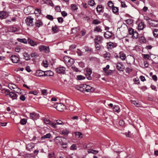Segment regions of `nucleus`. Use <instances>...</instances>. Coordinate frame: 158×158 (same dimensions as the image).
<instances>
[{
  "label": "nucleus",
  "mask_w": 158,
  "mask_h": 158,
  "mask_svg": "<svg viewBox=\"0 0 158 158\" xmlns=\"http://www.w3.org/2000/svg\"><path fill=\"white\" fill-rule=\"evenodd\" d=\"M70 149L72 150H76L77 149L76 146L75 144H73L70 147Z\"/></svg>",
  "instance_id": "63"
},
{
  "label": "nucleus",
  "mask_w": 158,
  "mask_h": 158,
  "mask_svg": "<svg viewBox=\"0 0 158 158\" xmlns=\"http://www.w3.org/2000/svg\"><path fill=\"white\" fill-rule=\"evenodd\" d=\"M27 122V119L25 118L22 119L20 121V123L22 125H24L26 124Z\"/></svg>",
  "instance_id": "49"
},
{
  "label": "nucleus",
  "mask_w": 158,
  "mask_h": 158,
  "mask_svg": "<svg viewBox=\"0 0 158 158\" xmlns=\"http://www.w3.org/2000/svg\"><path fill=\"white\" fill-rule=\"evenodd\" d=\"M23 56L26 60H30V56L27 53H24L23 54Z\"/></svg>",
  "instance_id": "39"
},
{
  "label": "nucleus",
  "mask_w": 158,
  "mask_h": 158,
  "mask_svg": "<svg viewBox=\"0 0 158 158\" xmlns=\"http://www.w3.org/2000/svg\"><path fill=\"white\" fill-rule=\"evenodd\" d=\"M113 111L117 113L119 112L120 111L119 107L117 106H115L113 108Z\"/></svg>",
  "instance_id": "37"
},
{
  "label": "nucleus",
  "mask_w": 158,
  "mask_h": 158,
  "mask_svg": "<svg viewBox=\"0 0 158 158\" xmlns=\"http://www.w3.org/2000/svg\"><path fill=\"white\" fill-rule=\"evenodd\" d=\"M33 10V8L32 7L29 6L24 9V12L27 15H29L31 13Z\"/></svg>",
  "instance_id": "9"
},
{
  "label": "nucleus",
  "mask_w": 158,
  "mask_h": 158,
  "mask_svg": "<svg viewBox=\"0 0 158 158\" xmlns=\"http://www.w3.org/2000/svg\"><path fill=\"white\" fill-rule=\"evenodd\" d=\"M101 28L102 27L101 26H97L94 28V31H96L98 32H101L102 31V30L101 29Z\"/></svg>",
  "instance_id": "25"
},
{
  "label": "nucleus",
  "mask_w": 158,
  "mask_h": 158,
  "mask_svg": "<svg viewBox=\"0 0 158 158\" xmlns=\"http://www.w3.org/2000/svg\"><path fill=\"white\" fill-rule=\"evenodd\" d=\"M99 43H95V46L97 50H99L101 49V47L99 45Z\"/></svg>",
  "instance_id": "55"
},
{
  "label": "nucleus",
  "mask_w": 158,
  "mask_h": 158,
  "mask_svg": "<svg viewBox=\"0 0 158 158\" xmlns=\"http://www.w3.org/2000/svg\"><path fill=\"white\" fill-rule=\"evenodd\" d=\"M71 10L73 11H74L76 10H77L78 9L77 6L74 4H72L71 5Z\"/></svg>",
  "instance_id": "33"
},
{
  "label": "nucleus",
  "mask_w": 158,
  "mask_h": 158,
  "mask_svg": "<svg viewBox=\"0 0 158 158\" xmlns=\"http://www.w3.org/2000/svg\"><path fill=\"white\" fill-rule=\"evenodd\" d=\"M103 56L107 60H109L110 57V54L109 52H106V53L104 54Z\"/></svg>",
  "instance_id": "35"
},
{
  "label": "nucleus",
  "mask_w": 158,
  "mask_h": 158,
  "mask_svg": "<svg viewBox=\"0 0 158 158\" xmlns=\"http://www.w3.org/2000/svg\"><path fill=\"white\" fill-rule=\"evenodd\" d=\"M145 25L143 22L140 23L138 26V29L139 30H142L143 29Z\"/></svg>",
  "instance_id": "27"
},
{
  "label": "nucleus",
  "mask_w": 158,
  "mask_h": 158,
  "mask_svg": "<svg viewBox=\"0 0 158 158\" xmlns=\"http://www.w3.org/2000/svg\"><path fill=\"white\" fill-rule=\"evenodd\" d=\"M49 124L52 126L53 128H55L57 127L56 124L55 123H53L52 122H50Z\"/></svg>",
  "instance_id": "52"
},
{
  "label": "nucleus",
  "mask_w": 158,
  "mask_h": 158,
  "mask_svg": "<svg viewBox=\"0 0 158 158\" xmlns=\"http://www.w3.org/2000/svg\"><path fill=\"white\" fill-rule=\"evenodd\" d=\"M85 86V84L81 85L77 89L80 90L81 91L84 92L85 91V87H84Z\"/></svg>",
  "instance_id": "29"
},
{
  "label": "nucleus",
  "mask_w": 158,
  "mask_h": 158,
  "mask_svg": "<svg viewBox=\"0 0 158 158\" xmlns=\"http://www.w3.org/2000/svg\"><path fill=\"white\" fill-rule=\"evenodd\" d=\"M2 93H4L6 95H10V92L9 89H3L2 90Z\"/></svg>",
  "instance_id": "36"
},
{
  "label": "nucleus",
  "mask_w": 158,
  "mask_h": 158,
  "mask_svg": "<svg viewBox=\"0 0 158 158\" xmlns=\"http://www.w3.org/2000/svg\"><path fill=\"white\" fill-rule=\"evenodd\" d=\"M76 136L78 138H82V134L80 132H76L75 133Z\"/></svg>",
  "instance_id": "32"
},
{
  "label": "nucleus",
  "mask_w": 158,
  "mask_h": 158,
  "mask_svg": "<svg viewBox=\"0 0 158 158\" xmlns=\"http://www.w3.org/2000/svg\"><path fill=\"white\" fill-rule=\"evenodd\" d=\"M126 23L129 25H130L133 22V20L132 19H129L126 20Z\"/></svg>",
  "instance_id": "50"
},
{
  "label": "nucleus",
  "mask_w": 158,
  "mask_h": 158,
  "mask_svg": "<svg viewBox=\"0 0 158 158\" xmlns=\"http://www.w3.org/2000/svg\"><path fill=\"white\" fill-rule=\"evenodd\" d=\"M35 26L36 27H40L43 26V23L42 21L40 19L37 20L35 22Z\"/></svg>",
  "instance_id": "17"
},
{
  "label": "nucleus",
  "mask_w": 158,
  "mask_h": 158,
  "mask_svg": "<svg viewBox=\"0 0 158 158\" xmlns=\"http://www.w3.org/2000/svg\"><path fill=\"white\" fill-rule=\"evenodd\" d=\"M119 58L123 60H124L126 58V55L122 52H119Z\"/></svg>",
  "instance_id": "24"
},
{
  "label": "nucleus",
  "mask_w": 158,
  "mask_h": 158,
  "mask_svg": "<svg viewBox=\"0 0 158 158\" xmlns=\"http://www.w3.org/2000/svg\"><path fill=\"white\" fill-rule=\"evenodd\" d=\"M6 13L4 11H2L0 12V18L2 19H4L6 18Z\"/></svg>",
  "instance_id": "23"
},
{
  "label": "nucleus",
  "mask_w": 158,
  "mask_h": 158,
  "mask_svg": "<svg viewBox=\"0 0 158 158\" xmlns=\"http://www.w3.org/2000/svg\"><path fill=\"white\" fill-rule=\"evenodd\" d=\"M76 77L77 79L79 80H83L85 78V77L84 76L81 75H77Z\"/></svg>",
  "instance_id": "43"
},
{
  "label": "nucleus",
  "mask_w": 158,
  "mask_h": 158,
  "mask_svg": "<svg viewBox=\"0 0 158 158\" xmlns=\"http://www.w3.org/2000/svg\"><path fill=\"white\" fill-rule=\"evenodd\" d=\"M30 115L31 118L33 120H35L39 117V114L35 112L31 113Z\"/></svg>",
  "instance_id": "14"
},
{
  "label": "nucleus",
  "mask_w": 158,
  "mask_h": 158,
  "mask_svg": "<svg viewBox=\"0 0 158 158\" xmlns=\"http://www.w3.org/2000/svg\"><path fill=\"white\" fill-rule=\"evenodd\" d=\"M45 72L41 70H38L35 73V75L37 77L45 76Z\"/></svg>",
  "instance_id": "16"
},
{
  "label": "nucleus",
  "mask_w": 158,
  "mask_h": 158,
  "mask_svg": "<svg viewBox=\"0 0 158 158\" xmlns=\"http://www.w3.org/2000/svg\"><path fill=\"white\" fill-rule=\"evenodd\" d=\"M34 13L36 16H39L41 13V10L38 8L36 9Z\"/></svg>",
  "instance_id": "31"
},
{
  "label": "nucleus",
  "mask_w": 158,
  "mask_h": 158,
  "mask_svg": "<svg viewBox=\"0 0 158 158\" xmlns=\"http://www.w3.org/2000/svg\"><path fill=\"white\" fill-rule=\"evenodd\" d=\"M54 107L60 111H62L66 108L65 106L61 103H57L54 105Z\"/></svg>",
  "instance_id": "4"
},
{
  "label": "nucleus",
  "mask_w": 158,
  "mask_h": 158,
  "mask_svg": "<svg viewBox=\"0 0 158 158\" xmlns=\"http://www.w3.org/2000/svg\"><path fill=\"white\" fill-rule=\"evenodd\" d=\"M28 42L31 46H36L37 44L36 42L34 41L30 38H28Z\"/></svg>",
  "instance_id": "22"
},
{
  "label": "nucleus",
  "mask_w": 158,
  "mask_h": 158,
  "mask_svg": "<svg viewBox=\"0 0 158 158\" xmlns=\"http://www.w3.org/2000/svg\"><path fill=\"white\" fill-rule=\"evenodd\" d=\"M103 40L102 36L100 35L96 36L94 39V43H101Z\"/></svg>",
  "instance_id": "11"
},
{
  "label": "nucleus",
  "mask_w": 158,
  "mask_h": 158,
  "mask_svg": "<svg viewBox=\"0 0 158 158\" xmlns=\"http://www.w3.org/2000/svg\"><path fill=\"white\" fill-rule=\"evenodd\" d=\"M112 33L108 31L105 32L104 34V37L106 39L110 38L112 36Z\"/></svg>",
  "instance_id": "20"
},
{
  "label": "nucleus",
  "mask_w": 158,
  "mask_h": 158,
  "mask_svg": "<svg viewBox=\"0 0 158 158\" xmlns=\"http://www.w3.org/2000/svg\"><path fill=\"white\" fill-rule=\"evenodd\" d=\"M34 19L31 16H29L27 17L25 19V22L29 26H32L34 25L33 20Z\"/></svg>",
  "instance_id": "5"
},
{
  "label": "nucleus",
  "mask_w": 158,
  "mask_h": 158,
  "mask_svg": "<svg viewBox=\"0 0 158 158\" xmlns=\"http://www.w3.org/2000/svg\"><path fill=\"white\" fill-rule=\"evenodd\" d=\"M144 19L149 24L150 21H151L152 19L148 16L144 17Z\"/></svg>",
  "instance_id": "53"
},
{
  "label": "nucleus",
  "mask_w": 158,
  "mask_h": 158,
  "mask_svg": "<svg viewBox=\"0 0 158 158\" xmlns=\"http://www.w3.org/2000/svg\"><path fill=\"white\" fill-rule=\"evenodd\" d=\"M84 87H85V91L87 92H92L94 90V88L86 84H85V86Z\"/></svg>",
  "instance_id": "15"
},
{
  "label": "nucleus",
  "mask_w": 158,
  "mask_h": 158,
  "mask_svg": "<svg viewBox=\"0 0 158 158\" xmlns=\"http://www.w3.org/2000/svg\"><path fill=\"white\" fill-rule=\"evenodd\" d=\"M143 57L145 59L148 60L150 57V56L148 54H143Z\"/></svg>",
  "instance_id": "59"
},
{
  "label": "nucleus",
  "mask_w": 158,
  "mask_h": 158,
  "mask_svg": "<svg viewBox=\"0 0 158 158\" xmlns=\"http://www.w3.org/2000/svg\"><path fill=\"white\" fill-rule=\"evenodd\" d=\"M51 136V134L50 133H48L42 136L41 138V140H43L46 139H49Z\"/></svg>",
  "instance_id": "28"
},
{
  "label": "nucleus",
  "mask_w": 158,
  "mask_h": 158,
  "mask_svg": "<svg viewBox=\"0 0 158 158\" xmlns=\"http://www.w3.org/2000/svg\"><path fill=\"white\" fill-rule=\"evenodd\" d=\"M64 61L68 67L71 66L74 62V60L69 57L65 56L64 57Z\"/></svg>",
  "instance_id": "1"
},
{
  "label": "nucleus",
  "mask_w": 158,
  "mask_h": 158,
  "mask_svg": "<svg viewBox=\"0 0 158 158\" xmlns=\"http://www.w3.org/2000/svg\"><path fill=\"white\" fill-rule=\"evenodd\" d=\"M101 22L98 19H95L92 22V23L95 25H98L100 24Z\"/></svg>",
  "instance_id": "42"
},
{
  "label": "nucleus",
  "mask_w": 158,
  "mask_h": 158,
  "mask_svg": "<svg viewBox=\"0 0 158 158\" xmlns=\"http://www.w3.org/2000/svg\"><path fill=\"white\" fill-rule=\"evenodd\" d=\"M9 96L13 100L16 99L18 97V95L13 92H10Z\"/></svg>",
  "instance_id": "19"
},
{
  "label": "nucleus",
  "mask_w": 158,
  "mask_h": 158,
  "mask_svg": "<svg viewBox=\"0 0 158 158\" xmlns=\"http://www.w3.org/2000/svg\"><path fill=\"white\" fill-rule=\"evenodd\" d=\"M85 49L86 52H90L92 51V49L88 47H85Z\"/></svg>",
  "instance_id": "64"
},
{
  "label": "nucleus",
  "mask_w": 158,
  "mask_h": 158,
  "mask_svg": "<svg viewBox=\"0 0 158 158\" xmlns=\"http://www.w3.org/2000/svg\"><path fill=\"white\" fill-rule=\"evenodd\" d=\"M17 40L18 41L23 43L24 44H27V41L25 39H20V38H18Z\"/></svg>",
  "instance_id": "41"
},
{
  "label": "nucleus",
  "mask_w": 158,
  "mask_h": 158,
  "mask_svg": "<svg viewBox=\"0 0 158 158\" xmlns=\"http://www.w3.org/2000/svg\"><path fill=\"white\" fill-rule=\"evenodd\" d=\"M53 72L51 71H46L45 72V76H52L53 75Z\"/></svg>",
  "instance_id": "30"
},
{
  "label": "nucleus",
  "mask_w": 158,
  "mask_h": 158,
  "mask_svg": "<svg viewBox=\"0 0 158 158\" xmlns=\"http://www.w3.org/2000/svg\"><path fill=\"white\" fill-rule=\"evenodd\" d=\"M88 4L90 6H93L95 4V3L94 0H92L89 1Z\"/></svg>",
  "instance_id": "48"
},
{
  "label": "nucleus",
  "mask_w": 158,
  "mask_h": 158,
  "mask_svg": "<svg viewBox=\"0 0 158 158\" xmlns=\"http://www.w3.org/2000/svg\"><path fill=\"white\" fill-rule=\"evenodd\" d=\"M46 18L50 20H53V16L50 15H48L46 16Z\"/></svg>",
  "instance_id": "60"
},
{
  "label": "nucleus",
  "mask_w": 158,
  "mask_h": 158,
  "mask_svg": "<svg viewBox=\"0 0 158 158\" xmlns=\"http://www.w3.org/2000/svg\"><path fill=\"white\" fill-rule=\"evenodd\" d=\"M97 12L98 13H100L102 12V6L101 5H98L96 7Z\"/></svg>",
  "instance_id": "38"
},
{
  "label": "nucleus",
  "mask_w": 158,
  "mask_h": 158,
  "mask_svg": "<svg viewBox=\"0 0 158 158\" xmlns=\"http://www.w3.org/2000/svg\"><path fill=\"white\" fill-rule=\"evenodd\" d=\"M149 24L152 27H158V20L152 19Z\"/></svg>",
  "instance_id": "12"
},
{
  "label": "nucleus",
  "mask_w": 158,
  "mask_h": 158,
  "mask_svg": "<svg viewBox=\"0 0 158 158\" xmlns=\"http://www.w3.org/2000/svg\"><path fill=\"white\" fill-rule=\"evenodd\" d=\"M9 88L11 90L13 89H15L14 91L17 93H19V91L20 90L17 87V86L15 84H9L8 85Z\"/></svg>",
  "instance_id": "7"
},
{
  "label": "nucleus",
  "mask_w": 158,
  "mask_h": 158,
  "mask_svg": "<svg viewBox=\"0 0 158 158\" xmlns=\"http://www.w3.org/2000/svg\"><path fill=\"white\" fill-rule=\"evenodd\" d=\"M117 69L120 71H123L124 69V66L120 63H118L116 65Z\"/></svg>",
  "instance_id": "13"
},
{
  "label": "nucleus",
  "mask_w": 158,
  "mask_h": 158,
  "mask_svg": "<svg viewBox=\"0 0 158 158\" xmlns=\"http://www.w3.org/2000/svg\"><path fill=\"white\" fill-rule=\"evenodd\" d=\"M113 12L114 13H117L118 12V7L114 6L112 8Z\"/></svg>",
  "instance_id": "44"
},
{
  "label": "nucleus",
  "mask_w": 158,
  "mask_h": 158,
  "mask_svg": "<svg viewBox=\"0 0 158 158\" xmlns=\"http://www.w3.org/2000/svg\"><path fill=\"white\" fill-rule=\"evenodd\" d=\"M44 123L46 124H49L51 122L49 119L45 118L44 119Z\"/></svg>",
  "instance_id": "62"
},
{
  "label": "nucleus",
  "mask_w": 158,
  "mask_h": 158,
  "mask_svg": "<svg viewBox=\"0 0 158 158\" xmlns=\"http://www.w3.org/2000/svg\"><path fill=\"white\" fill-rule=\"evenodd\" d=\"M87 152L89 153H91L94 154H96L98 152V151L91 149H88Z\"/></svg>",
  "instance_id": "26"
},
{
  "label": "nucleus",
  "mask_w": 158,
  "mask_h": 158,
  "mask_svg": "<svg viewBox=\"0 0 158 158\" xmlns=\"http://www.w3.org/2000/svg\"><path fill=\"white\" fill-rule=\"evenodd\" d=\"M73 71L76 72L78 71V69L75 66H73L71 67Z\"/></svg>",
  "instance_id": "58"
},
{
  "label": "nucleus",
  "mask_w": 158,
  "mask_h": 158,
  "mask_svg": "<svg viewBox=\"0 0 158 158\" xmlns=\"http://www.w3.org/2000/svg\"><path fill=\"white\" fill-rule=\"evenodd\" d=\"M117 44L115 43L110 42L107 43V46L108 47H110V48H115L117 47Z\"/></svg>",
  "instance_id": "21"
},
{
  "label": "nucleus",
  "mask_w": 158,
  "mask_h": 158,
  "mask_svg": "<svg viewBox=\"0 0 158 158\" xmlns=\"http://www.w3.org/2000/svg\"><path fill=\"white\" fill-rule=\"evenodd\" d=\"M66 140L64 137L57 136L55 138L54 140L56 144H61L62 143L65 142Z\"/></svg>",
  "instance_id": "3"
},
{
  "label": "nucleus",
  "mask_w": 158,
  "mask_h": 158,
  "mask_svg": "<svg viewBox=\"0 0 158 158\" xmlns=\"http://www.w3.org/2000/svg\"><path fill=\"white\" fill-rule=\"evenodd\" d=\"M139 42L140 43H145L146 42V40L143 36H141L139 38Z\"/></svg>",
  "instance_id": "34"
},
{
  "label": "nucleus",
  "mask_w": 158,
  "mask_h": 158,
  "mask_svg": "<svg viewBox=\"0 0 158 158\" xmlns=\"http://www.w3.org/2000/svg\"><path fill=\"white\" fill-rule=\"evenodd\" d=\"M153 35L155 37L158 36V29H155L153 31Z\"/></svg>",
  "instance_id": "45"
},
{
  "label": "nucleus",
  "mask_w": 158,
  "mask_h": 158,
  "mask_svg": "<svg viewBox=\"0 0 158 158\" xmlns=\"http://www.w3.org/2000/svg\"><path fill=\"white\" fill-rule=\"evenodd\" d=\"M132 103L137 107H140L141 106V104L140 103L137 101H132Z\"/></svg>",
  "instance_id": "40"
},
{
  "label": "nucleus",
  "mask_w": 158,
  "mask_h": 158,
  "mask_svg": "<svg viewBox=\"0 0 158 158\" xmlns=\"http://www.w3.org/2000/svg\"><path fill=\"white\" fill-rule=\"evenodd\" d=\"M29 94H33L34 95H36L38 94V92L36 90H34V91H30Z\"/></svg>",
  "instance_id": "51"
},
{
  "label": "nucleus",
  "mask_w": 158,
  "mask_h": 158,
  "mask_svg": "<svg viewBox=\"0 0 158 158\" xmlns=\"http://www.w3.org/2000/svg\"><path fill=\"white\" fill-rule=\"evenodd\" d=\"M66 69L64 67H59L56 69V71L58 73L64 74L65 73Z\"/></svg>",
  "instance_id": "6"
},
{
  "label": "nucleus",
  "mask_w": 158,
  "mask_h": 158,
  "mask_svg": "<svg viewBox=\"0 0 158 158\" xmlns=\"http://www.w3.org/2000/svg\"><path fill=\"white\" fill-rule=\"evenodd\" d=\"M41 92L43 95L46 96L48 94L47 89H42L41 90Z\"/></svg>",
  "instance_id": "46"
},
{
  "label": "nucleus",
  "mask_w": 158,
  "mask_h": 158,
  "mask_svg": "<svg viewBox=\"0 0 158 158\" xmlns=\"http://www.w3.org/2000/svg\"><path fill=\"white\" fill-rule=\"evenodd\" d=\"M69 133V131L67 129H64L61 131V134L64 135L68 134Z\"/></svg>",
  "instance_id": "47"
},
{
  "label": "nucleus",
  "mask_w": 158,
  "mask_h": 158,
  "mask_svg": "<svg viewBox=\"0 0 158 158\" xmlns=\"http://www.w3.org/2000/svg\"><path fill=\"white\" fill-rule=\"evenodd\" d=\"M40 52L44 51L45 52H49V48L48 46L41 45L39 47Z\"/></svg>",
  "instance_id": "8"
},
{
  "label": "nucleus",
  "mask_w": 158,
  "mask_h": 158,
  "mask_svg": "<svg viewBox=\"0 0 158 158\" xmlns=\"http://www.w3.org/2000/svg\"><path fill=\"white\" fill-rule=\"evenodd\" d=\"M35 147V144L32 143L28 144L26 147V149L29 151H31V150Z\"/></svg>",
  "instance_id": "18"
},
{
  "label": "nucleus",
  "mask_w": 158,
  "mask_h": 158,
  "mask_svg": "<svg viewBox=\"0 0 158 158\" xmlns=\"http://www.w3.org/2000/svg\"><path fill=\"white\" fill-rule=\"evenodd\" d=\"M108 6L110 7H114V4L112 2V1H109L108 2Z\"/></svg>",
  "instance_id": "56"
},
{
  "label": "nucleus",
  "mask_w": 158,
  "mask_h": 158,
  "mask_svg": "<svg viewBox=\"0 0 158 158\" xmlns=\"http://www.w3.org/2000/svg\"><path fill=\"white\" fill-rule=\"evenodd\" d=\"M128 32L129 35H131V37L132 39H136L138 37V33L136 31H134L132 28L128 29Z\"/></svg>",
  "instance_id": "2"
},
{
  "label": "nucleus",
  "mask_w": 158,
  "mask_h": 158,
  "mask_svg": "<svg viewBox=\"0 0 158 158\" xmlns=\"http://www.w3.org/2000/svg\"><path fill=\"white\" fill-rule=\"evenodd\" d=\"M10 59L12 62L14 63H18L20 60L19 57L15 55H12L10 57Z\"/></svg>",
  "instance_id": "10"
},
{
  "label": "nucleus",
  "mask_w": 158,
  "mask_h": 158,
  "mask_svg": "<svg viewBox=\"0 0 158 158\" xmlns=\"http://www.w3.org/2000/svg\"><path fill=\"white\" fill-rule=\"evenodd\" d=\"M56 125H64V123H63L62 121L58 120L56 121Z\"/></svg>",
  "instance_id": "57"
},
{
  "label": "nucleus",
  "mask_w": 158,
  "mask_h": 158,
  "mask_svg": "<svg viewBox=\"0 0 158 158\" xmlns=\"http://www.w3.org/2000/svg\"><path fill=\"white\" fill-rule=\"evenodd\" d=\"M110 68V66L109 65H107L106 67L105 68H103V70L105 72V73L106 72L108 71V69Z\"/></svg>",
  "instance_id": "61"
},
{
  "label": "nucleus",
  "mask_w": 158,
  "mask_h": 158,
  "mask_svg": "<svg viewBox=\"0 0 158 158\" xmlns=\"http://www.w3.org/2000/svg\"><path fill=\"white\" fill-rule=\"evenodd\" d=\"M86 71L88 74L89 75H90L92 73V70L90 68H87Z\"/></svg>",
  "instance_id": "54"
}]
</instances>
